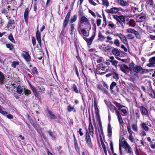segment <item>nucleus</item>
<instances>
[{"label": "nucleus", "mask_w": 155, "mask_h": 155, "mask_svg": "<svg viewBox=\"0 0 155 155\" xmlns=\"http://www.w3.org/2000/svg\"><path fill=\"white\" fill-rule=\"evenodd\" d=\"M29 85L35 97L38 100H40L41 97L39 93H40L41 94L44 93L45 91V87L43 86H38V84L36 85V87L38 88L39 91L38 92L37 89L30 83H29Z\"/></svg>", "instance_id": "1"}, {"label": "nucleus", "mask_w": 155, "mask_h": 155, "mask_svg": "<svg viewBox=\"0 0 155 155\" xmlns=\"http://www.w3.org/2000/svg\"><path fill=\"white\" fill-rule=\"evenodd\" d=\"M78 15L80 24L86 25L88 28V31H89L91 29V25L89 20L84 16V13L81 10H79Z\"/></svg>", "instance_id": "2"}, {"label": "nucleus", "mask_w": 155, "mask_h": 155, "mask_svg": "<svg viewBox=\"0 0 155 155\" xmlns=\"http://www.w3.org/2000/svg\"><path fill=\"white\" fill-rule=\"evenodd\" d=\"M103 85L106 88H104L103 86L101 83L98 84L97 86V89L103 92L104 94L108 95V90L109 89V86L106 82L103 81Z\"/></svg>", "instance_id": "3"}, {"label": "nucleus", "mask_w": 155, "mask_h": 155, "mask_svg": "<svg viewBox=\"0 0 155 155\" xmlns=\"http://www.w3.org/2000/svg\"><path fill=\"white\" fill-rule=\"evenodd\" d=\"M85 140L87 146L90 148H92V143L87 128H86Z\"/></svg>", "instance_id": "4"}, {"label": "nucleus", "mask_w": 155, "mask_h": 155, "mask_svg": "<svg viewBox=\"0 0 155 155\" xmlns=\"http://www.w3.org/2000/svg\"><path fill=\"white\" fill-rule=\"evenodd\" d=\"M122 143L123 147L125 150H126V152L127 153H129L130 154L133 153L132 148L125 140L123 141H122Z\"/></svg>", "instance_id": "5"}, {"label": "nucleus", "mask_w": 155, "mask_h": 155, "mask_svg": "<svg viewBox=\"0 0 155 155\" xmlns=\"http://www.w3.org/2000/svg\"><path fill=\"white\" fill-rule=\"evenodd\" d=\"M95 36V32H93V35L89 38L83 37V38L87 43V45L88 47H90V45L92 44Z\"/></svg>", "instance_id": "6"}, {"label": "nucleus", "mask_w": 155, "mask_h": 155, "mask_svg": "<svg viewBox=\"0 0 155 155\" xmlns=\"http://www.w3.org/2000/svg\"><path fill=\"white\" fill-rule=\"evenodd\" d=\"M149 86L147 92L148 94L152 98H155V90L152 89L151 83H149Z\"/></svg>", "instance_id": "7"}, {"label": "nucleus", "mask_w": 155, "mask_h": 155, "mask_svg": "<svg viewBox=\"0 0 155 155\" xmlns=\"http://www.w3.org/2000/svg\"><path fill=\"white\" fill-rule=\"evenodd\" d=\"M126 31L128 33L134 34L137 38L140 39V35L138 32L134 29L128 28L127 29Z\"/></svg>", "instance_id": "8"}, {"label": "nucleus", "mask_w": 155, "mask_h": 155, "mask_svg": "<svg viewBox=\"0 0 155 155\" xmlns=\"http://www.w3.org/2000/svg\"><path fill=\"white\" fill-rule=\"evenodd\" d=\"M113 107L115 110L116 114L118 118L119 123L120 124H123L124 123L120 113L115 107L114 105H113Z\"/></svg>", "instance_id": "9"}, {"label": "nucleus", "mask_w": 155, "mask_h": 155, "mask_svg": "<svg viewBox=\"0 0 155 155\" xmlns=\"http://www.w3.org/2000/svg\"><path fill=\"white\" fill-rule=\"evenodd\" d=\"M120 66V70L124 73L127 74L126 71L125 69H127L129 71L132 70V68H128V66L125 64H121L119 65Z\"/></svg>", "instance_id": "10"}, {"label": "nucleus", "mask_w": 155, "mask_h": 155, "mask_svg": "<svg viewBox=\"0 0 155 155\" xmlns=\"http://www.w3.org/2000/svg\"><path fill=\"white\" fill-rule=\"evenodd\" d=\"M25 54H22L23 58L28 63H29L31 61V57L29 52L25 51H23Z\"/></svg>", "instance_id": "11"}, {"label": "nucleus", "mask_w": 155, "mask_h": 155, "mask_svg": "<svg viewBox=\"0 0 155 155\" xmlns=\"http://www.w3.org/2000/svg\"><path fill=\"white\" fill-rule=\"evenodd\" d=\"M149 63L147 64V66L149 67H155V56L149 59Z\"/></svg>", "instance_id": "12"}, {"label": "nucleus", "mask_w": 155, "mask_h": 155, "mask_svg": "<svg viewBox=\"0 0 155 155\" xmlns=\"http://www.w3.org/2000/svg\"><path fill=\"white\" fill-rule=\"evenodd\" d=\"M6 17L7 18L8 20L7 25L8 27H10L11 26L14 28L15 27V26H13V25H14L15 22V21L12 18H11L10 16L8 17V15H6Z\"/></svg>", "instance_id": "13"}, {"label": "nucleus", "mask_w": 155, "mask_h": 155, "mask_svg": "<svg viewBox=\"0 0 155 155\" xmlns=\"http://www.w3.org/2000/svg\"><path fill=\"white\" fill-rule=\"evenodd\" d=\"M81 25V24H79L78 26V31L79 33L80 34V31L79 30L80 29L83 35L84 36H87V33L86 29H87V28H82Z\"/></svg>", "instance_id": "14"}, {"label": "nucleus", "mask_w": 155, "mask_h": 155, "mask_svg": "<svg viewBox=\"0 0 155 155\" xmlns=\"http://www.w3.org/2000/svg\"><path fill=\"white\" fill-rule=\"evenodd\" d=\"M119 9L118 8L116 7H113L110 9L106 10V12L109 14H116L119 11Z\"/></svg>", "instance_id": "15"}, {"label": "nucleus", "mask_w": 155, "mask_h": 155, "mask_svg": "<svg viewBox=\"0 0 155 155\" xmlns=\"http://www.w3.org/2000/svg\"><path fill=\"white\" fill-rule=\"evenodd\" d=\"M35 36L39 46H41V33L38 30H37Z\"/></svg>", "instance_id": "16"}, {"label": "nucleus", "mask_w": 155, "mask_h": 155, "mask_svg": "<svg viewBox=\"0 0 155 155\" xmlns=\"http://www.w3.org/2000/svg\"><path fill=\"white\" fill-rule=\"evenodd\" d=\"M147 18L146 15L145 13H141L140 15L137 16V18H139L138 22H141L146 20Z\"/></svg>", "instance_id": "17"}, {"label": "nucleus", "mask_w": 155, "mask_h": 155, "mask_svg": "<svg viewBox=\"0 0 155 155\" xmlns=\"http://www.w3.org/2000/svg\"><path fill=\"white\" fill-rule=\"evenodd\" d=\"M71 89L76 94L81 93L80 92V90L78 89L77 86L75 84H71L70 86Z\"/></svg>", "instance_id": "18"}, {"label": "nucleus", "mask_w": 155, "mask_h": 155, "mask_svg": "<svg viewBox=\"0 0 155 155\" xmlns=\"http://www.w3.org/2000/svg\"><path fill=\"white\" fill-rule=\"evenodd\" d=\"M140 110L141 114L143 115H147L148 114V110L144 106H141Z\"/></svg>", "instance_id": "19"}, {"label": "nucleus", "mask_w": 155, "mask_h": 155, "mask_svg": "<svg viewBox=\"0 0 155 155\" xmlns=\"http://www.w3.org/2000/svg\"><path fill=\"white\" fill-rule=\"evenodd\" d=\"M47 111L48 114V116L50 119H51L55 120L57 119V117L56 115L53 114L52 112L49 110L48 108L46 109Z\"/></svg>", "instance_id": "20"}, {"label": "nucleus", "mask_w": 155, "mask_h": 155, "mask_svg": "<svg viewBox=\"0 0 155 155\" xmlns=\"http://www.w3.org/2000/svg\"><path fill=\"white\" fill-rule=\"evenodd\" d=\"M94 104L95 110V113L96 115V118L98 117H100V116L99 114V109L97 106L96 99H94Z\"/></svg>", "instance_id": "21"}, {"label": "nucleus", "mask_w": 155, "mask_h": 155, "mask_svg": "<svg viewBox=\"0 0 155 155\" xmlns=\"http://www.w3.org/2000/svg\"><path fill=\"white\" fill-rule=\"evenodd\" d=\"M119 38L123 43L127 46L128 45V41L126 37L124 35L121 34Z\"/></svg>", "instance_id": "22"}, {"label": "nucleus", "mask_w": 155, "mask_h": 155, "mask_svg": "<svg viewBox=\"0 0 155 155\" xmlns=\"http://www.w3.org/2000/svg\"><path fill=\"white\" fill-rule=\"evenodd\" d=\"M29 14L28 8L25 9L24 13V18L26 23H28V15Z\"/></svg>", "instance_id": "23"}, {"label": "nucleus", "mask_w": 155, "mask_h": 155, "mask_svg": "<svg viewBox=\"0 0 155 155\" xmlns=\"http://www.w3.org/2000/svg\"><path fill=\"white\" fill-rule=\"evenodd\" d=\"M120 49L114 48L112 50V53L114 55L117 56L116 57H118L120 56Z\"/></svg>", "instance_id": "24"}, {"label": "nucleus", "mask_w": 155, "mask_h": 155, "mask_svg": "<svg viewBox=\"0 0 155 155\" xmlns=\"http://www.w3.org/2000/svg\"><path fill=\"white\" fill-rule=\"evenodd\" d=\"M141 69L142 67L141 66L136 65L133 68V70L134 72L138 73L140 72Z\"/></svg>", "instance_id": "25"}, {"label": "nucleus", "mask_w": 155, "mask_h": 155, "mask_svg": "<svg viewBox=\"0 0 155 155\" xmlns=\"http://www.w3.org/2000/svg\"><path fill=\"white\" fill-rule=\"evenodd\" d=\"M5 79L4 74L0 71V85H2L4 83Z\"/></svg>", "instance_id": "26"}, {"label": "nucleus", "mask_w": 155, "mask_h": 155, "mask_svg": "<svg viewBox=\"0 0 155 155\" xmlns=\"http://www.w3.org/2000/svg\"><path fill=\"white\" fill-rule=\"evenodd\" d=\"M68 21L65 19H64V21H63L62 24V29L61 33V34H62L64 33V30L65 28L67 26Z\"/></svg>", "instance_id": "27"}, {"label": "nucleus", "mask_w": 155, "mask_h": 155, "mask_svg": "<svg viewBox=\"0 0 155 155\" xmlns=\"http://www.w3.org/2000/svg\"><path fill=\"white\" fill-rule=\"evenodd\" d=\"M113 18H117L119 20L122 21L124 23H125V18L124 16L123 15L118 16L117 15H113Z\"/></svg>", "instance_id": "28"}, {"label": "nucleus", "mask_w": 155, "mask_h": 155, "mask_svg": "<svg viewBox=\"0 0 155 155\" xmlns=\"http://www.w3.org/2000/svg\"><path fill=\"white\" fill-rule=\"evenodd\" d=\"M23 86H21L18 85V86L16 87V92L18 94H21L23 91Z\"/></svg>", "instance_id": "29"}, {"label": "nucleus", "mask_w": 155, "mask_h": 155, "mask_svg": "<svg viewBox=\"0 0 155 155\" xmlns=\"http://www.w3.org/2000/svg\"><path fill=\"white\" fill-rule=\"evenodd\" d=\"M67 111L69 112H71L73 111L74 113H76L77 110L74 107L71 106L70 104L67 107Z\"/></svg>", "instance_id": "30"}, {"label": "nucleus", "mask_w": 155, "mask_h": 155, "mask_svg": "<svg viewBox=\"0 0 155 155\" xmlns=\"http://www.w3.org/2000/svg\"><path fill=\"white\" fill-rule=\"evenodd\" d=\"M74 147L76 152L78 153L79 155H81L80 153V148L78 146V141L74 142Z\"/></svg>", "instance_id": "31"}, {"label": "nucleus", "mask_w": 155, "mask_h": 155, "mask_svg": "<svg viewBox=\"0 0 155 155\" xmlns=\"http://www.w3.org/2000/svg\"><path fill=\"white\" fill-rule=\"evenodd\" d=\"M116 83L114 81L110 85V89L111 93H113L115 92V91L113 90L114 87H116Z\"/></svg>", "instance_id": "32"}, {"label": "nucleus", "mask_w": 155, "mask_h": 155, "mask_svg": "<svg viewBox=\"0 0 155 155\" xmlns=\"http://www.w3.org/2000/svg\"><path fill=\"white\" fill-rule=\"evenodd\" d=\"M7 48H8L10 50L13 51L15 52V48H14V45L11 43H7L6 45Z\"/></svg>", "instance_id": "33"}, {"label": "nucleus", "mask_w": 155, "mask_h": 155, "mask_svg": "<svg viewBox=\"0 0 155 155\" xmlns=\"http://www.w3.org/2000/svg\"><path fill=\"white\" fill-rule=\"evenodd\" d=\"M117 2L122 6H126L128 5L127 2L123 0H117Z\"/></svg>", "instance_id": "34"}, {"label": "nucleus", "mask_w": 155, "mask_h": 155, "mask_svg": "<svg viewBox=\"0 0 155 155\" xmlns=\"http://www.w3.org/2000/svg\"><path fill=\"white\" fill-rule=\"evenodd\" d=\"M105 38V37L104 36L101 32L99 31L98 34V40L101 41H104Z\"/></svg>", "instance_id": "35"}, {"label": "nucleus", "mask_w": 155, "mask_h": 155, "mask_svg": "<svg viewBox=\"0 0 155 155\" xmlns=\"http://www.w3.org/2000/svg\"><path fill=\"white\" fill-rule=\"evenodd\" d=\"M107 131L108 136L109 137H110L111 136L112 133V127L110 124H108L107 127Z\"/></svg>", "instance_id": "36"}, {"label": "nucleus", "mask_w": 155, "mask_h": 155, "mask_svg": "<svg viewBox=\"0 0 155 155\" xmlns=\"http://www.w3.org/2000/svg\"><path fill=\"white\" fill-rule=\"evenodd\" d=\"M11 66L14 68H15L17 65L19 64V62L18 61H13L11 62Z\"/></svg>", "instance_id": "37"}, {"label": "nucleus", "mask_w": 155, "mask_h": 155, "mask_svg": "<svg viewBox=\"0 0 155 155\" xmlns=\"http://www.w3.org/2000/svg\"><path fill=\"white\" fill-rule=\"evenodd\" d=\"M112 76L113 78L115 79L116 81H117L119 79V74L114 71L112 72Z\"/></svg>", "instance_id": "38"}, {"label": "nucleus", "mask_w": 155, "mask_h": 155, "mask_svg": "<svg viewBox=\"0 0 155 155\" xmlns=\"http://www.w3.org/2000/svg\"><path fill=\"white\" fill-rule=\"evenodd\" d=\"M75 25L74 24L71 23L70 25L69 29L70 31V35H72L74 30V26Z\"/></svg>", "instance_id": "39"}, {"label": "nucleus", "mask_w": 155, "mask_h": 155, "mask_svg": "<svg viewBox=\"0 0 155 155\" xmlns=\"http://www.w3.org/2000/svg\"><path fill=\"white\" fill-rule=\"evenodd\" d=\"M98 131L99 132V137L100 139L101 142V145L102 146V147H103V149H104L106 148V147L104 143L103 142V140L102 136L101 135V134L100 133V131L99 130H98Z\"/></svg>", "instance_id": "40"}, {"label": "nucleus", "mask_w": 155, "mask_h": 155, "mask_svg": "<svg viewBox=\"0 0 155 155\" xmlns=\"http://www.w3.org/2000/svg\"><path fill=\"white\" fill-rule=\"evenodd\" d=\"M97 66L98 69L99 70L101 69L103 71L106 70L105 68L107 67H105V64H104L102 63H101L100 64H99Z\"/></svg>", "instance_id": "41"}, {"label": "nucleus", "mask_w": 155, "mask_h": 155, "mask_svg": "<svg viewBox=\"0 0 155 155\" xmlns=\"http://www.w3.org/2000/svg\"><path fill=\"white\" fill-rule=\"evenodd\" d=\"M128 23L130 26L132 27H134L136 25L135 22L133 19H130Z\"/></svg>", "instance_id": "42"}, {"label": "nucleus", "mask_w": 155, "mask_h": 155, "mask_svg": "<svg viewBox=\"0 0 155 155\" xmlns=\"http://www.w3.org/2000/svg\"><path fill=\"white\" fill-rule=\"evenodd\" d=\"M77 15H74L73 16H71L70 20V23H73L75 22L77 19Z\"/></svg>", "instance_id": "43"}, {"label": "nucleus", "mask_w": 155, "mask_h": 155, "mask_svg": "<svg viewBox=\"0 0 155 155\" xmlns=\"http://www.w3.org/2000/svg\"><path fill=\"white\" fill-rule=\"evenodd\" d=\"M32 71V74H37V75H38V72L37 70V68L34 67L32 68V69L31 70Z\"/></svg>", "instance_id": "44"}, {"label": "nucleus", "mask_w": 155, "mask_h": 155, "mask_svg": "<svg viewBox=\"0 0 155 155\" xmlns=\"http://www.w3.org/2000/svg\"><path fill=\"white\" fill-rule=\"evenodd\" d=\"M110 149L112 151V153L113 154V155H117L116 153H114V148L113 147V142L112 141H110Z\"/></svg>", "instance_id": "45"}, {"label": "nucleus", "mask_w": 155, "mask_h": 155, "mask_svg": "<svg viewBox=\"0 0 155 155\" xmlns=\"http://www.w3.org/2000/svg\"><path fill=\"white\" fill-rule=\"evenodd\" d=\"M30 122L32 126L35 129H36L37 128V127L36 124L34 123V121L31 118L28 120Z\"/></svg>", "instance_id": "46"}, {"label": "nucleus", "mask_w": 155, "mask_h": 155, "mask_svg": "<svg viewBox=\"0 0 155 155\" xmlns=\"http://www.w3.org/2000/svg\"><path fill=\"white\" fill-rule=\"evenodd\" d=\"M8 38L9 40L12 42L14 43H15V41L13 38V35L12 34H11L10 35H9L8 36Z\"/></svg>", "instance_id": "47"}, {"label": "nucleus", "mask_w": 155, "mask_h": 155, "mask_svg": "<svg viewBox=\"0 0 155 155\" xmlns=\"http://www.w3.org/2000/svg\"><path fill=\"white\" fill-rule=\"evenodd\" d=\"M114 47L109 45L107 46V48H106V51L108 52H112V50L114 49Z\"/></svg>", "instance_id": "48"}, {"label": "nucleus", "mask_w": 155, "mask_h": 155, "mask_svg": "<svg viewBox=\"0 0 155 155\" xmlns=\"http://www.w3.org/2000/svg\"><path fill=\"white\" fill-rule=\"evenodd\" d=\"M24 92L25 95L28 96L29 95L31 94V91L28 89H25V88H24Z\"/></svg>", "instance_id": "49"}, {"label": "nucleus", "mask_w": 155, "mask_h": 155, "mask_svg": "<svg viewBox=\"0 0 155 155\" xmlns=\"http://www.w3.org/2000/svg\"><path fill=\"white\" fill-rule=\"evenodd\" d=\"M114 44L116 46L119 47L120 46V42L119 40L117 39H115L114 40Z\"/></svg>", "instance_id": "50"}, {"label": "nucleus", "mask_w": 155, "mask_h": 155, "mask_svg": "<svg viewBox=\"0 0 155 155\" xmlns=\"http://www.w3.org/2000/svg\"><path fill=\"white\" fill-rule=\"evenodd\" d=\"M149 70L147 69H143L142 67L141 70L140 74H146L149 72Z\"/></svg>", "instance_id": "51"}, {"label": "nucleus", "mask_w": 155, "mask_h": 155, "mask_svg": "<svg viewBox=\"0 0 155 155\" xmlns=\"http://www.w3.org/2000/svg\"><path fill=\"white\" fill-rule=\"evenodd\" d=\"M142 127L146 131H147L149 130V127L146 125V124L144 123H143L141 125Z\"/></svg>", "instance_id": "52"}, {"label": "nucleus", "mask_w": 155, "mask_h": 155, "mask_svg": "<svg viewBox=\"0 0 155 155\" xmlns=\"http://www.w3.org/2000/svg\"><path fill=\"white\" fill-rule=\"evenodd\" d=\"M102 4L104 6L107 7L109 5V3L107 0H102Z\"/></svg>", "instance_id": "53"}, {"label": "nucleus", "mask_w": 155, "mask_h": 155, "mask_svg": "<svg viewBox=\"0 0 155 155\" xmlns=\"http://www.w3.org/2000/svg\"><path fill=\"white\" fill-rule=\"evenodd\" d=\"M109 61L113 65L116 67H117V64L118 63V61L116 60H109Z\"/></svg>", "instance_id": "54"}, {"label": "nucleus", "mask_w": 155, "mask_h": 155, "mask_svg": "<svg viewBox=\"0 0 155 155\" xmlns=\"http://www.w3.org/2000/svg\"><path fill=\"white\" fill-rule=\"evenodd\" d=\"M71 14V11L69 10L67 13L64 19L69 21V19L70 18Z\"/></svg>", "instance_id": "55"}, {"label": "nucleus", "mask_w": 155, "mask_h": 155, "mask_svg": "<svg viewBox=\"0 0 155 155\" xmlns=\"http://www.w3.org/2000/svg\"><path fill=\"white\" fill-rule=\"evenodd\" d=\"M114 18L117 20V24L118 25H119V24L120 25L119 26H120V25H121L122 27H124V25H123V23H122L123 22L122 21H120L119 20V19H118L117 18Z\"/></svg>", "instance_id": "56"}, {"label": "nucleus", "mask_w": 155, "mask_h": 155, "mask_svg": "<svg viewBox=\"0 0 155 155\" xmlns=\"http://www.w3.org/2000/svg\"><path fill=\"white\" fill-rule=\"evenodd\" d=\"M96 119H97V121L98 122L100 128H102V123H101V118H100V117H96Z\"/></svg>", "instance_id": "57"}, {"label": "nucleus", "mask_w": 155, "mask_h": 155, "mask_svg": "<svg viewBox=\"0 0 155 155\" xmlns=\"http://www.w3.org/2000/svg\"><path fill=\"white\" fill-rule=\"evenodd\" d=\"M96 21V22L97 24V26L98 27L100 26L101 25V19H100L97 18Z\"/></svg>", "instance_id": "58"}, {"label": "nucleus", "mask_w": 155, "mask_h": 155, "mask_svg": "<svg viewBox=\"0 0 155 155\" xmlns=\"http://www.w3.org/2000/svg\"><path fill=\"white\" fill-rule=\"evenodd\" d=\"M48 133L49 134V136L54 139L56 138L54 134L53 133L51 132V130L48 131Z\"/></svg>", "instance_id": "59"}, {"label": "nucleus", "mask_w": 155, "mask_h": 155, "mask_svg": "<svg viewBox=\"0 0 155 155\" xmlns=\"http://www.w3.org/2000/svg\"><path fill=\"white\" fill-rule=\"evenodd\" d=\"M91 24L93 26V27L92 28L93 30L94 31V32H96V26L95 24L94 23V21H92L91 22Z\"/></svg>", "instance_id": "60"}, {"label": "nucleus", "mask_w": 155, "mask_h": 155, "mask_svg": "<svg viewBox=\"0 0 155 155\" xmlns=\"http://www.w3.org/2000/svg\"><path fill=\"white\" fill-rule=\"evenodd\" d=\"M118 60H121V61H122L123 62L127 63L128 62V60L126 59H121L120 58L118 57H115Z\"/></svg>", "instance_id": "61"}, {"label": "nucleus", "mask_w": 155, "mask_h": 155, "mask_svg": "<svg viewBox=\"0 0 155 155\" xmlns=\"http://www.w3.org/2000/svg\"><path fill=\"white\" fill-rule=\"evenodd\" d=\"M76 57V58H77L78 60V61L81 63V64L82 65L83 64L82 61L80 57L79 54L77 55Z\"/></svg>", "instance_id": "62"}, {"label": "nucleus", "mask_w": 155, "mask_h": 155, "mask_svg": "<svg viewBox=\"0 0 155 155\" xmlns=\"http://www.w3.org/2000/svg\"><path fill=\"white\" fill-rule=\"evenodd\" d=\"M127 38L128 39H133L134 38V36L131 34H129L127 35Z\"/></svg>", "instance_id": "63"}, {"label": "nucleus", "mask_w": 155, "mask_h": 155, "mask_svg": "<svg viewBox=\"0 0 155 155\" xmlns=\"http://www.w3.org/2000/svg\"><path fill=\"white\" fill-rule=\"evenodd\" d=\"M132 129L135 131H137V124H133L132 126Z\"/></svg>", "instance_id": "64"}]
</instances>
